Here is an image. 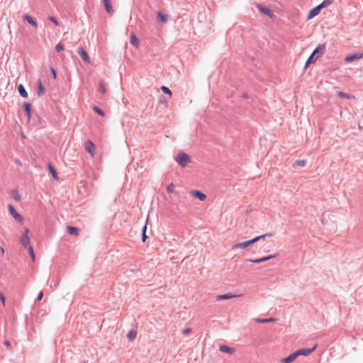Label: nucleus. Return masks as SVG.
Here are the masks:
<instances>
[{
    "instance_id": "c85d7f7f",
    "label": "nucleus",
    "mask_w": 363,
    "mask_h": 363,
    "mask_svg": "<svg viewBox=\"0 0 363 363\" xmlns=\"http://www.w3.org/2000/svg\"><path fill=\"white\" fill-rule=\"evenodd\" d=\"M333 0H324L320 4H319L318 6L320 7V9H322L323 8H325V7H327L328 6H330V4H332L333 3Z\"/></svg>"
},
{
    "instance_id": "a211bd4d",
    "label": "nucleus",
    "mask_w": 363,
    "mask_h": 363,
    "mask_svg": "<svg viewBox=\"0 0 363 363\" xmlns=\"http://www.w3.org/2000/svg\"><path fill=\"white\" fill-rule=\"evenodd\" d=\"M325 45H320L314 50L313 53V55L320 54V55H322L325 52Z\"/></svg>"
},
{
    "instance_id": "393cba45",
    "label": "nucleus",
    "mask_w": 363,
    "mask_h": 363,
    "mask_svg": "<svg viewBox=\"0 0 363 363\" xmlns=\"http://www.w3.org/2000/svg\"><path fill=\"white\" fill-rule=\"evenodd\" d=\"M48 169L51 173V174L52 175V177L56 179V180H58V176H57V172L56 170L55 169V168L50 164H48Z\"/></svg>"
},
{
    "instance_id": "4c0bfd02",
    "label": "nucleus",
    "mask_w": 363,
    "mask_h": 363,
    "mask_svg": "<svg viewBox=\"0 0 363 363\" xmlns=\"http://www.w3.org/2000/svg\"><path fill=\"white\" fill-rule=\"evenodd\" d=\"M55 48L57 52H61L64 50V46L61 43H59L56 45Z\"/></svg>"
},
{
    "instance_id": "f3484780",
    "label": "nucleus",
    "mask_w": 363,
    "mask_h": 363,
    "mask_svg": "<svg viewBox=\"0 0 363 363\" xmlns=\"http://www.w3.org/2000/svg\"><path fill=\"white\" fill-rule=\"evenodd\" d=\"M258 9H259V10L262 13H264V14H265V15H267V16H269V17H272V16H273V13H272V11L269 9L266 8V7H263V6H258Z\"/></svg>"
},
{
    "instance_id": "4468645a",
    "label": "nucleus",
    "mask_w": 363,
    "mask_h": 363,
    "mask_svg": "<svg viewBox=\"0 0 363 363\" xmlns=\"http://www.w3.org/2000/svg\"><path fill=\"white\" fill-rule=\"evenodd\" d=\"M219 350L222 352L228 353V354H233L235 352V349L233 347L227 346V345H220Z\"/></svg>"
},
{
    "instance_id": "2f4dec72",
    "label": "nucleus",
    "mask_w": 363,
    "mask_h": 363,
    "mask_svg": "<svg viewBox=\"0 0 363 363\" xmlns=\"http://www.w3.org/2000/svg\"><path fill=\"white\" fill-rule=\"evenodd\" d=\"M12 195H13V199L16 200V201H20L21 199V195L18 194V191L17 190H13L12 191Z\"/></svg>"
},
{
    "instance_id": "9b49d317",
    "label": "nucleus",
    "mask_w": 363,
    "mask_h": 363,
    "mask_svg": "<svg viewBox=\"0 0 363 363\" xmlns=\"http://www.w3.org/2000/svg\"><path fill=\"white\" fill-rule=\"evenodd\" d=\"M296 357H297V354L295 352H293L291 354H289L288 357L282 359L281 360V362L282 363H291L296 359Z\"/></svg>"
},
{
    "instance_id": "0eeeda50",
    "label": "nucleus",
    "mask_w": 363,
    "mask_h": 363,
    "mask_svg": "<svg viewBox=\"0 0 363 363\" xmlns=\"http://www.w3.org/2000/svg\"><path fill=\"white\" fill-rule=\"evenodd\" d=\"M315 348H316V345H315L313 347H312L311 349L303 348V349L298 350L297 351H296V352L297 354V357H298L300 355L308 356L310 354H311L315 350Z\"/></svg>"
},
{
    "instance_id": "39448f33",
    "label": "nucleus",
    "mask_w": 363,
    "mask_h": 363,
    "mask_svg": "<svg viewBox=\"0 0 363 363\" xmlns=\"http://www.w3.org/2000/svg\"><path fill=\"white\" fill-rule=\"evenodd\" d=\"M84 148L86 151L88 152L91 155L92 157H94L96 147L91 140H86L84 143Z\"/></svg>"
},
{
    "instance_id": "ea45409f",
    "label": "nucleus",
    "mask_w": 363,
    "mask_h": 363,
    "mask_svg": "<svg viewBox=\"0 0 363 363\" xmlns=\"http://www.w3.org/2000/svg\"><path fill=\"white\" fill-rule=\"evenodd\" d=\"M43 291H40V292H39V294H38V297H37V298H36V301H41V299L43 298Z\"/></svg>"
},
{
    "instance_id": "412c9836",
    "label": "nucleus",
    "mask_w": 363,
    "mask_h": 363,
    "mask_svg": "<svg viewBox=\"0 0 363 363\" xmlns=\"http://www.w3.org/2000/svg\"><path fill=\"white\" fill-rule=\"evenodd\" d=\"M130 43L136 48L139 47V42L138 38L134 33H131Z\"/></svg>"
},
{
    "instance_id": "6ab92c4d",
    "label": "nucleus",
    "mask_w": 363,
    "mask_h": 363,
    "mask_svg": "<svg viewBox=\"0 0 363 363\" xmlns=\"http://www.w3.org/2000/svg\"><path fill=\"white\" fill-rule=\"evenodd\" d=\"M240 295H233V294H223V295H219L217 296V300H224V299H230V298H235V297H238L240 296Z\"/></svg>"
},
{
    "instance_id": "49530a36",
    "label": "nucleus",
    "mask_w": 363,
    "mask_h": 363,
    "mask_svg": "<svg viewBox=\"0 0 363 363\" xmlns=\"http://www.w3.org/2000/svg\"><path fill=\"white\" fill-rule=\"evenodd\" d=\"M1 252L2 253H4V248H3V247H1Z\"/></svg>"
},
{
    "instance_id": "e433bc0d",
    "label": "nucleus",
    "mask_w": 363,
    "mask_h": 363,
    "mask_svg": "<svg viewBox=\"0 0 363 363\" xmlns=\"http://www.w3.org/2000/svg\"><path fill=\"white\" fill-rule=\"evenodd\" d=\"M174 185L173 183H170L167 186V191L168 193L171 194V193H173L174 191Z\"/></svg>"
},
{
    "instance_id": "1a4fd4ad",
    "label": "nucleus",
    "mask_w": 363,
    "mask_h": 363,
    "mask_svg": "<svg viewBox=\"0 0 363 363\" xmlns=\"http://www.w3.org/2000/svg\"><path fill=\"white\" fill-rule=\"evenodd\" d=\"M321 9L319 6H315L313 9H311L308 13L307 19H311L318 14H319Z\"/></svg>"
},
{
    "instance_id": "473e14b6",
    "label": "nucleus",
    "mask_w": 363,
    "mask_h": 363,
    "mask_svg": "<svg viewBox=\"0 0 363 363\" xmlns=\"http://www.w3.org/2000/svg\"><path fill=\"white\" fill-rule=\"evenodd\" d=\"M93 110L101 116H104V112L98 106H93Z\"/></svg>"
},
{
    "instance_id": "cd10ccee",
    "label": "nucleus",
    "mask_w": 363,
    "mask_h": 363,
    "mask_svg": "<svg viewBox=\"0 0 363 363\" xmlns=\"http://www.w3.org/2000/svg\"><path fill=\"white\" fill-rule=\"evenodd\" d=\"M157 18L162 23H166L167 22V15L163 13H162V12H160V11L157 13Z\"/></svg>"
},
{
    "instance_id": "ddd939ff",
    "label": "nucleus",
    "mask_w": 363,
    "mask_h": 363,
    "mask_svg": "<svg viewBox=\"0 0 363 363\" xmlns=\"http://www.w3.org/2000/svg\"><path fill=\"white\" fill-rule=\"evenodd\" d=\"M36 91H37V94L39 96L43 95L45 94V89H44V87L43 86V84H42L40 79L38 80Z\"/></svg>"
},
{
    "instance_id": "6e6552de",
    "label": "nucleus",
    "mask_w": 363,
    "mask_h": 363,
    "mask_svg": "<svg viewBox=\"0 0 363 363\" xmlns=\"http://www.w3.org/2000/svg\"><path fill=\"white\" fill-rule=\"evenodd\" d=\"M363 57V53H355L352 55H348L345 58L346 62H351Z\"/></svg>"
},
{
    "instance_id": "37998d69",
    "label": "nucleus",
    "mask_w": 363,
    "mask_h": 363,
    "mask_svg": "<svg viewBox=\"0 0 363 363\" xmlns=\"http://www.w3.org/2000/svg\"><path fill=\"white\" fill-rule=\"evenodd\" d=\"M191 328H186L182 331V333L184 335H188L191 333Z\"/></svg>"
},
{
    "instance_id": "79ce46f5",
    "label": "nucleus",
    "mask_w": 363,
    "mask_h": 363,
    "mask_svg": "<svg viewBox=\"0 0 363 363\" xmlns=\"http://www.w3.org/2000/svg\"><path fill=\"white\" fill-rule=\"evenodd\" d=\"M50 72L52 73L53 78L56 79V72H55V69L52 67H50Z\"/></svg>"
},
{
    "instance_id": "dca6fc26",
    "label": "nucleus",
    "mask_w": 363,
    "mask_h": 363,
    "mask_svg": "<svg viewBox=\"0 0 363 363\" xmlns=\"http://www.w3.org/2000/svg\"><path fill=\"white\" fill-rule=\"evenodd\" d=\"M274 257V255H269V256L259 258V259H247V261L250 262H253V263H260V262L269 260V259L273 258Z\"/></svg>"
},
{
    "instance_id": "c03bdc74",
    "label": "nucleus",
    "mask_w": 363,
    "mask_h": 363,
    "mask_svg": "<svg viewBox=\"0 0 363 363\" xmlns=\"http://www.w3.org/2000/svg\"><path fill=\"white\" fill-rule=\"evenodd\" d=\"M299 165L304 166L306 164V162L304 160L302 161H298L297 162Z\"/></svg>"
},
{
    "instance_id": "b1692460",
    "label": "nucleus",
    "mask_w": 363,
    "mask_h": 363,
    "mask_svg": "<svg viewBox=\"0 0 363 363\" xmlns=\"http://www.w3.org/2000/svg\"><path fill=\"white\" fill-rule=\"evenodd\" d=\"M67 230H68L69 233L71 235H79V229L76 227L68 226Z\"/></svg>"
},
{
    "instance_id": "2eb2a0df",
    "label": "nucleus",
    "mask_w": 363,
    "mask_h": 363,
    "mask_svg": "<svg viewBox=\"0 0 363 363\" xmlns=\"http://www.w3.org/2000/svg\"><path fill=\"white\" fill-rule=\"evenodd\" d=\"M106 12L111 15L113 13V9L109 0H102Z\"/></svg>"
},
{
    "instance_id": "a878e982",
    "label": "nucleus",
    "mask_w": 363,
    "mask_h": 363,
    "mask_svg": "<svg viewBox=\"0 0 363 363\" xmlns=\"http://www.w3.org/2000/svg\"><path fill=\"white\" fill-rule=\"evenodd\" d=\"M256 322L261 323H271L275 321V319L273 318H257Z\"/></svg>"
},
{
    "instance_id": "f03ea898",
    "label": "nucleus",
    "mask_w": 363,
    "mask_h": 363,
    "mask_svg": "<svg viewBox=\"0 0 363 363\" xmlns=\"http://www.w3.org/2000/svg\"><path fill=\"white\" fill-rule=\"evenodd\" d=\"M175 160L182 167H185L191 162V157L185 152H179L175 157Z\"/></svg>"
},
{
    "instance_id": "f257e3e1",
    "label": "nucleus",
    "mask_w": 363,
    "mask_h": 363,
    "mask_svg": "<svg viewBox=\"0 0 363 363\" xmlns=\"http://www.w3.org/2000/svg\"><path fill=\"white\" fill-rule=\"evenodd\" d=\"M269 235L268 234H266V235H259V236H257L255 238H254L252 240H247V241H245V242H238V243H236V244H234L233 246H232V249L233 250H236V249H246L247 247H248L249 246H250L251 245L254 244L255 242H257L258 240H261V239H263L265 237L267 236H269Z\"/></svg>"
},
{
    "instance_id": "7c9ffc66",
    "label": "nucleus",
    "mask_w": 363,
    "mask_h": 363,
    "mask_svg": "<svg viewBox=\"0 0 363 363\" xmlns=\"http://www.w3.org/2000/svg\"><path fill=\"white\" fill-rule=\"evenodd\" d=\"M315 55H313V53L311 54V55L308 57V60L306 63V67H307L310 64L314 63L315 61V59H314Z\"/></svg>"
},
{
    "instance_id": "9d476101",
    "label": "nucleus",
    "mask_w": 363,
    "mask_h": 363,
    "mask_svg": "<svg viewBox=\"0 0 363 363\" xmlns=\"http://www.w3.org/2000/svg\"><path fill=\"white\" fill-rule=\"evenodd\" d=\"M191 194L193 196H194V197H196V198L199 199L200 201H203L206 200V194H204L203 193H202L201 191H198V190H194V191H192L191 192Z\"/></svg>"
},
{
    "instance_id": "c756f323",
    "label": "nucleus",
    "mask_w": 363,
    "mask_h": 363,
    "mask_svg": "<svg viewBox=\"0 0 363 363\" xmlns=\"http://www.w3.org/2000/svg\"><path fill=\"white\" fill-rule=\"evenodd\" d=\"M99 91L102 94H105L106 92V88L104 82H99Z\"/></svg>"
},
{
    "instance_id": "c9c22d12",
    "label": "nucleus",
    "mask_w": 363,
    "mask_h": 363,
    "mask_svg": "<svg viewBox=\"0 0 363 363\" xmlns=\"http://www.w3.org/2000/svg\"><path fill=\"white\" fill-rule=\"evenodd\" d=\"M28 253H29L30 257L32 258L33 261H34L35 260V255H34L33 247L29 246V247H28Z\"/></svg>"
},
{
    "instance_id": "a19ab883",
    "label": "nucleus",
    "mask_w": 363,
    "mask_h": 363,
    "mask_svg": "<svg viewBox=\"0 0 363 363\" xmlns=\"http://www.w3.org/2000/svg\"><path fill=\"white\" fill-rule=\"evenodd\" d=\"M49 20L51 21L52 22H53L56 26H58V22L55 17L50 16Z\"/></svg>"
},
{
    "instance_id": "f8f14e48",
    "label": "nucleus",
    "mask_w": 363,
    "mask_h": 363,
    "mask_svg": "<svg viewBox=\"0 0 363 363\" xmlns=\"http://www.w3.org/2000/svg\"><path fill=\"white\" fill-rule=\"evenodd\" d=\"M23 18L35 29L38 28V23L35 19L30 15L26 14L23 16Z\"/></svg>"
},
{
    "instance_id": "7ed1b4c3",
    "label": "nucleus",
    "mask_w": 363,
    "mask_h": 363,
    "mask_svg": "<svg viewBox=\"0 0 363 363\" xmlns=\"http://www.w3.org/2000/svg\"><path fill=\"white\" fill-rule=\"evenodd\" d=\"M29 230L28 228H26L24 233H23L21 238V243L26 248L29 247L30 245V240L28 236Z\"/></svg>"
},
{
    "instance_id": "bb28decb",
    "label": "nucleus",
    "mask_w": 363,
    "mask_h": 363,
    "mask_svg": "<svg viewBox=\"0 0 363 363\" xmlns=\"http://www.w3.org/2000/svg\"><path fill=\"white\" fill-rule=\"evenodd\" d=\"M337 95L340 98H345V99H354V96L350 95V94L345 93L342 91H338Z\"/></svg>"
},
{
    "instance_id": "72a5a7b5",
    "label": "nucleus",
    "mask_w": 363,
    "mask_h": 363,
    "mask_svg": "<svg viewBox=\"0 0 363 363\" xmlns=\"http://www.w3.org/2000/svg\"><path fill=\"white\" fill-rule=\"evenodd\" d=\"M161 89H162V91L164 93H165V94H169V96H172V91H171V90H170L168 87H167V86H162L161 87Z\"/></svg>"
},
{
    "instance_id": "5701e85b",
    "label": "nucleus",
    "mask_w": 363,
    "mask_h": 363,
    "mask_svg": "<svg viewBox=\"0 0 363 363\" xmlns=\"http://www.w3.org/2000/svg\"><path fill=\"white\" fill-rule=\"evenodd\" d=\"M137 336V332L136 330H132L129 331L127 334V337L129 340L132 341L136 338Z\"/></svg>"
},
{
    "instance_id": "a18cd8bd",
    "label": "nucleus",
    "mask_w": 363,
    "mask_h": 363,
    "mask_svg": "<svg viewBox=\"0 0 363 363\" xmlns=\"http://www.w3.org/2000/svg\"><path fill=\"white\" fill-rule=\"evenodd\" d=\"M4 345H6L7 347H9L11 345H10V342L8 341V340H5L4 342Z\"/></svg>"
},
{
    "instance_id": "4be33fe9",
    "label": "nucleus",
    "mask_w": 363,
    "mask_h": 363,
    "mask_svg": "<svg viewBox=\"0 0 363 363\" xmlns=\"http://www.w3.org/2000/svg\"><path fill=\"white\" fill-rule=\"evenodd\" d=\"M18 91L21 96H23L24 98L28 97V93L22 84H19L18 86Z\"/></svg>"
},
{
    "instance_id": "20e7f679",
    "label": "nucleus",
    "mask_w": 363,
    "mask_h": 363,
    "mask_svg": "<svg viewBox=\"0 0 363 363\" xmlns=\"http://www.w3.org/2000/svg\"><path fill=\"white\" fill-rule=\"evenodd\" d=\"M10 214L13 216L14 219L17 221L22 223L23 220V217L15 210L13 205L9 204L8 206Z\"/></svg>"
},
{
    "instance_id": "aec40b11",
    "label": "nucleus",
    "mask_w": 363,
    "mask_h": 363,
    "mask_svg": "<svg viewBox=\"0 0 363 363\" xmlns=\"http://www.w3.org/2000/svg\"><path fill=\"white\" fill-rule=\"evenodd\" d=\"M23 107H24L25 111L26 112L28 119H30L31 117V105L28 102H25L23 104Z\"/></svg>"
},
{
    "instance_id": "f704fd0d",
    "label": "nucleus",
    "mask_w": 363,
    "mask_h": 363,
    "mask_svg": "<svg viewBox=\"0 0 363 363\" xmlns=\"http://www.w3.org/2000/svg\"><path fill=\"white\" fill-rule=\"evenodd\" d=\"M146 229H147V225L145 224L143 228V236H142V240L143 242H145L146 241V239H147V235L145 234V232H146Z\"/></svg>"
},
{
    "instance_id": "423d86ee",
    "label": "nucleus",
    "mask_w": 363,
    "mask_h": 363,
    "mask_svg": "<svg viewBox=\"0 0 363 363\" xmlns=\"http://www.w3.org/2000/svg\"><path fill=\"white\" fill-rule=\"evenodd\" d=\"M77 52L86 63H87L89 65L91 64V59H90L89 55L87 54V52L85 51V50L83 48H82V47L78 48Z\"/></svg>"
},
{
    "instance_id": "58836bf2",
    "label": "nucleus",
    "mask_w": 363,
    "mask_h": 363,
    "mask_svg": "<svg viewBox=\"0 0 363 363\" xmlns=\"http://www.w3.org/2000/svg\"><path fill=\"white\" fill-rule=\"evenodd\" d=\"M0 300L4 306L6 303V298L2 293H0Z\"/></svg>"
}]
</instances>
